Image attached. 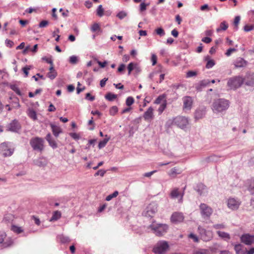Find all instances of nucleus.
I'll return each mask as SVG.
<instances>
[{
	"label": "nucleus",
	"instance_id": "obj_27",
	"mask_svg": "<svg viewBox=\"0 0 254 254\" xmlns=\"http://www.w3.org/2000/svg\"><path fill=\"white\" fill-rule=\"evenodd\" d=\"M14 219V216L11 213H7L5 214L3 218V221L5 223H10Z\"/></svg>",
	"mask_w": 254,
	"mask_h": 254
},
{
	"label": "nucleus",
	"instance_id": "obj_35",
	"mask_svg": "<svg viewBox=\"0 0 254 254\" xmlns=\"http://www.w3.org/2000/svg\"><path fill=\"white\" fill-rule=\"evenodd\" d=\"M32 68L31 65H26L22 68V70L24 74V77H27L29 75V70Z\"/></svg>",
	"mask_w": 254,
	"mask_h": 254
},
{
	"label": "nucleus",
	"instance_id": "obj_9",
	"mask_svg": "<svg viewBox=\"0 0 254 254\" xmlns=\"http://www.w3.org/2000/svg\"><path fill=\"white\" fill-rule=\"evenodd\" d=\"M201 239L204 241H210L213 237V233L211 231H207L200 226L198 227Z\"/></svg>",
	"mask_w": 254,
	"mask_h": 254
},
{
	"label": "nucleus",
	"instance_id": "obj_16",
	"mask_svg": "<svg viewBox=\"0 0 254 254\" xmlns=\"http://www.w3.org/2000/svg\"><path fill=\"white\" fill-rule=\"evenodd\" d=\"M184 219L183 213L180 212H174L172 215L171 220L174 223H179L182 222Z\"/></svg>",
	"mask_w": 254,
	"mask_h": 254
},
{
	"label": "nucleus",
	"instance_id": "obj_42",
	"mask_svg": "<svg viewBox=\"0 0 254 254\" xmlns=\"http://www.w3.org/2000/svg\"><path fill=\"white\" fill-rule=\"evenodd\" d=\"M119 192L118 191H114L112 194H111L109 195H108L106 198V200L107 201H110L113 198L116 197L118 195Z\"/></svg>",
	"mask_w": 254,
	"mask_h": 254
},
{
	"label": "nucleus",
	"instance_id": "obj_48",
	"mask_svg": "<svg viewBox=\"0 0 254 254\" xmlns=\"http://www.w3.org/2000/svg\"><path fill=\"white\" fill-rule=\"evenodd\" d=\"M253 29H254V26L253 25H246L244 27L245 32H249Z\"/></svg>",
	"mask_w": 254,
	"mask_h": 254
},
{
	"label": "nucleus",
	"instance_id": "obj_7",
	"mask_svg": "<svg viewBox=\"0 0 254 254\" xmlns=\"http://www.w3.org/2000/svg\"><path fill=\"white\" fill-rule=\"evenodd\" d=\"M200 213L202 217L209 218L212 214V209L206 204L201 203L199 205Z\"/></svg>",
	"mask_w": 254,
	"mask_h": 254
},
{
	"label": "nucleus",
	"instance_id": "obj_17",
	"mask_svg": "<svg viewBox=\"0 0 254 254\" xmlns=\"http://www.w3.org/2000/svg\"><path fill=\"white\" fill-rule=\"evenodd\" d=\"M248 62L244 59L239 57L234 62L236 68L244 67L247 66Z\"/></svg>",
	"mask_w": 254,
	"mask_h": 254
},
{
	"label": "nucleus",
	"instance_id": "obj_64",
	"mask_svg": "<svg viewBox=\"0 0 254 254\" xmlns=\"http://www.w3.org/2000/svg\"><path fill=\"white\" fill-rule=\"evenodd\" d=\"M202 41L205 43H209L212 41V39L209 37H204L202 39Z\"/></svg>",
	"mask_w": 254,
	"mask_h": 254
},
{
	"label": "nucleus",
	"instance_id": "obj_57",
	"mask_svg": "<svg viewBox=\"0 0 254 254\" xmlns=\"http://www.w3.org/2000/svg\"><path fill=\"white\" fill-rule=\"evenodd\" d=\"M213 227L215 229H220L225 228V226L223 224H215L213 226Z\"/></svg>",
	"mask_w": 254,
	"mask_h": 254
},
{
	"label": "nucleus",
	"instance_id": "obj_3",
	"mask_svg": "<svg viewBox=\"0 0 254 254\" xmlns=\"http://www.w3.org/2000/svg\"><path fill=\"white\" fill-rule=\"evenodd\" d=\"M44 140L39 137H34L31 138L30 144L35 151L42 152L45 148Z\"/></svg>",
	"mask_w": 254,
	"mask_h": 254
},
{
	"label": "nucleus",
	"instance_id": "obj_15",
	"mask_svg": "<svg viewBox=\"0 0 254 254\" xmlns=\"http://www.w3.org/2000/svg\"><path fill=\"white\" fill-rule=\"evenodd\" d=\"M8 128L10 131L17 132L20 129L21 126L17 120H14L8 125Z\"/></svg>",
	"mask_w": 254,
	"mask_h": 254
},
{
	"label": "nucleus",
	"instance_id": "obj_58",
	"mask_svg": "<svg viewBox=\"0 0 254 254\" xmlns=\"http://www.w3.org/2000/svg\"><path fill=\"white\" fill-rule=\"evenodd\" d=\"M70 136L75 140H78L79 139L80 136L76 133H70Z\"/></svg>",
	"mask_w": 254,
	"mask_h": 254
},
{
	"label": "nucleus",
	"instance_id": "obj_45",
	"mask_svg": "<svg viewBox=\"0 0 254 254\" xmlns=\"http://www.w3.org/2000/svg\"><path fill=\"white\" fill-rule=\"evenodd\" d=\"M91 30L92 32H96L98 30H100V25L98 23H94L91 26Z\"/></svg>",
	"mask_w": 254,
	"mask_h": 254
},
{
	"label": "nucleus",
	"instance_id": "obj_51",
	"mask_svg": "<svg viewBox=\"0 0 254 254\" xmlns=\"http://www.w3.org/2000/svg\"><path fill=\"white\" fill-rule=\"evenodd\" d=\"M59 238L63 243H65L69 241V238L64 236H60Z\"/></svg>",
	"mask_w": 254,
	"mask_h": 254
},
{
	"label": "nucleus",
	"instance_id": "obj_12",
	"mask_svg": "<svg viewBox=\"0 0 254 254\" xmlns=\"http://www.w3.org/2000/svg\"><path fill=\"white\" fill-rule=\"evenodd\" d=\"M154 117V109L152 107H149L143 116L144 120L148 122H150L153 119Z\"/></svg>",
	"mask_w": 254,
	"mask_h": 254
},
{
	"label": "nucleus",
	"instance_id": "obj_24",
	"mask_svg": "<svg viewBox=\"0 0 254 254\" xmlns=\"http://www.w3.org/2000/svg\"><path fill=\"white\" fill-rule=\"evenodd\" d=\"M217 234L220 237H221L222 239H224L225 241H228L230 239V236L227 233L218 231L217 232Z\"/></svg>",
	"mask_w": 254,
	"mask_h": 254
},
{
	"label": "nucleus",
	"instance_id": "obj_25",
	"mask_svg": "<svg viewBox=\"0 0 254 254\" xmlns=\"http://www.w3.org/2000/svg\"><path fill=\"white\" fill-rule=\"evenodd\" d=\"M228 28V24L226 21H224L222 22L218 28H217L216 31L219 32L222 30L225 31Z\"/></svg>",
	"mask_w": 254,
	"mask_h": 254
},
{
	"label": "nucleus",
	"instance_id": "obj_26",
	"mask_svg": "<svg viewBox=\"0 0 254 254\" xmlns=\"http://www.w3.org/2000/svg\"><path fill=\"white\" fill-rule=\"evenodd\" d=\"M128 75H130L131 72L135 69L138 70L137 64L134 63H130L127 65Z\"/></svg>",
	"mask_w": 254,
	"mask_h": 254
},
{
	"label": "nucleus",
	"instance_id": "obj_47",
	"mask_svg": "<svg viewBox=\"0 0 254 254\" xmlns=\"http://www.w3.org/2000/svg\"><path fill=\"white\" fill-rule=\"evenodd\" d=\"M156 34L160 36H164L165 34L164 30L162 28H158L155 29Z\"/></svg>",
	"mask_w": 254,
	"mask_h": 254
},
{
	"label": "nucleus",
	"instance_id": "obj_21",
	"mask_svg": "<svg viewBox=\"0 0 254 254\" xmlns=\"http://www.w3.org/2000/svg\"><path fill=\"white\" fill-rule=\"evenodd\" d=\"M50 71L47 74V76L51 79H54L57 75V73L54 68V65H52L49 68Z\"/></svg>",
	"mask_w": 254,
	"mask_h": 254
},
{
	"label": "nucleus",
	"instance_id": "obj_50",
	"mask_svg": "<svg viewBox=\"0 0 254 254\" xmlns=\"http://www.w3.org/2000/svg\"><path fill=\"white\" fill-rule=\"evenodd\" d=\"M127 13L124 11H121L117 14V17L120 19H122L127 16Z\"/></svg>",
	"mask_w": 254,
	"mask_h": 254
},
{
	"label": "nucleus",
	"instance_id": "obj_56",
	"mask_svg": "<svg viewBox=\"0 0 254 254\" xmlns=\"http://www.w3.org/2000/svg\"><path fill=\"white\" fill-rule=\"evenodd\" d=\"M5 45L7 47H8L9 48H11L14 45V43L11 40L6 39L5 40Z\"/></svg>",
	"mask_w": 254,
	"mask_h": 254
},
{
	"label": "nucleus",
	"instance_id": "obj_28",
	"mask_svg": "<svg viewBox=\"0 0 254 254\" xmlns=\"http://www.w3.org/2000/svg\"><path fill=\"white\" fill-rule=\"evenodd\" d=\"M246 84L248 85L254 84V76L252 75H247L246 76Z\"/></svg>",
	"mask_w": 254,
	"mask_h": 254
},
{
	"label": "nucleus",
	"instance_id": "obj_60",
	"mask_svg": "<svg viewBox=\"0 0 254 254\" xmlns=\"http://www.w3.org/2000/svg\"><path fill=\"white\" fill-rule=\"evenodd\" d=\"M86 99H88L91 101L94 100L95 97L94 96H92L89 93H88L86 94Z\"/></svg>",
	"mask_w": 254,
	"mask_h": 254
},
{
	"label": "nucleus",
	"instance_id": "obj_59",
	"mask_svg": "<svg viewBox=\"0 0 254 254\" xmlns=\"http://www.w3.org/2000/svg\"><path fill=\"white\" fill-rule=\"evenodd\" d=\"M157 56L153 54L151 57V61L152 62L153 65H154L155 64H156L157 63Z\"/></svg>",
	"mask_w": 254,
	"mask_h": 254
},
{
	"label": "nucleus",
	"instance_id": "obj_11",
	"mask_svg": "<svg viewBox=\"0 0 254 254\" xmlns=\"http://www.w3.org/2000/svg\"><path fill=\"white\" fill-rule=\"evenodd\" d=\"M0 149L2 156L4 157L11 156L13 152V149L8 147L5 142L2 143L0 145Z\"/></svg>",
	"mask_w": 254,
	"mask_h": 254
},
{
	"label": "nucleus",
	"instance_id": "obj_13",
	"mask_svg": "<svg viewBox=\"0 0 254 254\" xmlns=\"http://www.w3.org/2000/svg\"><path fill=\"white\" fill-rule=\"evenodd\" d=\"M241 242L247 245L254 243V236L249 234L243 235L241 237Z\"/></svg>",
	"mask_w": 254,
	"mask_h": 254
},
{
	"label": "nucleus",
	"instance_id": "obj_37",
	"mask_svg": "<svg viewBox=\"0 0 254 254\" xmlns=\"http://www.w3.org/2000/svg\"><path fill=\"white\" fill-rule=\"evenodd\" d=\"M192 254H210V252L207 249H199L194 252Z\"/></svg>",
	"mask_w": 254,
	"mask_h": 254
},
{
	"label": "nucleus",
	"instance_id": "obj_54",
	"mask_svg": "<svg viewBox=\"0 0 254 254\" xmlns=\"http://www.w3.org/2000/svg\"><path fill=\"white\" fill-rule=\"evenodd\" d=\"M77 62V58L75 56H72L70 57L69 62L72 64H75Z\"/></svg>",
	"mask_w": 254,
	"mask_h": 254
},
{
	"label": "nucleus",
	"instance_id": "obj_46",
	"mask_svg": "<svg viewBox=\"0 0 254 254\" xmlns=\"http://www.w3.org/2000/svg\"><path fill=\"white\" fill-rule=\"evenodd\" d=\"M240 16H237L235 17V18L234 19V25L235 26V28L236 30L238 29V25L240 22Z\"/></svg>",
	"mask_w": 254,
	"mask_h": 254
},
{
	"label": "nucleus",
	"instance_id": "obj_43",
	"mask_svg": "<svg viewBox=\"0 0 254 254\" xmlns=\"http://www.w3.org/2000/svg\"><path fill=\"white\" fill-rule=\"evenodd\" d=\"M180 194L178 189H175L171 192V196L173 198L178 197Z\"/></svg>",
	"mask_w": 254,
	"mask_h": 254
},
{
	"label": "nucleus",
	"instance_id": "obj_8",
	"mask_svg": "<svg viewBox=\"0 0 254 254\" xmlns=\"http://www.w3.org/2000/svg\"><path fill=\"white\" fill-rule=\"evenodd\" d=\"M157 211V206L155 203H150L146 208L143 213L146 217H153Z\"/></svg>",
	"mask_w": 254,
	"mask_h": 254
},
{
	"label": "nucleus",
	"instance_id": "obj_41",
	"mask_svg": "<svg viewBox=\"0 0 254 254\" xmlns=\"http://www.w3.org/2000/svg\"><path fill=\"white\" fill-rule=\"evenodd\" d=\"M97 14L100 16L102 17L104 14V9L102 7V5H99L97 9Z\"/></svg>",
	"mask_w": 254,
	"mask_h": 254
},
{
	"label": "nucleus",
	"instance_id": "obj_55",
	"mask_svg": "<svg viewBox=\"0 0 254 254\" xmlns=\"http://www.w3.org/2000/svg\"><path fill=\"white\" fill-rule=\"evenodd\" d=\"M49 24V22L47 20H42L39 23V27L42 28L46 27Z\"/></svg>",
	"mask_w": 254,
	"mask_h": 254
},
{
	"label": "nucleus",
	"instance_id": "obj_20",
	"mask_svg": "<svg viewBox=\"0 0 254 254\" xmlns=\"http://www.w3.org/2000/svg\"><path fill=\"white\" fill-rule=\"evenodd\" d=\"M182 171L181 169L178 167H174L171 169L168 172V175L171 178H175L177 177L178 175L182 173Z\"/></svg>",
	"mask_w": 254,
	"mask_h": 254
},
{
	"label": "nucleus",
	"instance_id": "obj_22",
	"mask_svg": "<svg viewBox=\"0 0 254 254\" xmlns=\"http://www.w3.org/2000/svg\"><path fill=\"white\" fill-rule=\"evenodd\" d=\"M234 249L237 254H245L246 253V249H244L241 244L236 245Z\"/></svg>",
	"mask_w": 254,
	"mask_h": 254
},
{
	"label": "nucleus",
	"instance_id": "obj_38",
	"mask_svg": "<svg viewBox=\"0 0 254 254\" xmlns=\"http://www.w3.org/2000/svg\"><path fill=\"white\" fill-rule=\"evenodd\" d=\"M118 111V107L116 106H114L110 108V109L109 110V113H110V115L115 116L117 113Z\"/></svg>",
	"mask_w": 254,
	"mask_h": 254
},
{
	"label": "nucleus",
	"instance_id": "obj_10",
	"mask_svg": "<svg viewBox=\"0 0 254 254\" xmlns=\"http://www.w3.org/2000/svg\"><path fill=\"white\" fill-rule=\"evenodd\" d=\"M6 234L5 232H0V244H2V246L6 248L11 246L13 244L12 240L8 238L6 239Z\"/></svg>",
	"mask_w": 254,
	"mask_h": 254
},
{
	"label": "nucleus",
	"instance_id": "obj_1",
	"mask_svg": "<svg viewBox=\"0 0 254 254\" xmlns=\"http://www.w3.org/2000/svg\"><path fill=\"white\" fill-rule=\"evenodd\" d=\"M230 106L229 101L225 99L215 100L212 104V110L214 113H222L227 110Z\"/></svg>",
	"mask_w": 254,
	"mask_h": 254
},
{
	"label": "nucleus",
	"instance_id": "obj_36",
	"mask_svg": "<svg viewBox=\"0 0 254 254\" xmlns=\"http://www.w3.org/2000/svg\"><path fill=\"white\" fill-rule=\"evenodd\" d=\"M206 60L207 62L206 64V67L207 68H210L212 67L215 65V62L213 60L209 59V58H206Z\"/></svg>",
	"mask_w": 254,
	"mask_h": 254
},
{
	"label": "nucleus",
	"instance_id": "obj_63",
	"mask_svg": "<svg viewBox=\"0 0 254 254\" xmlns=\"http://www.w3.org/2000/svg\"><path fill=\"white\" fill-rule=\"evenodd\" d=\"M108 80L107 78H104L100 81V85L101 87L105 86L106 81Z\"/></svg>",
	"mask_w": 254,
	"mask_h": 254
},
{
	"label": "nucleus",
	"instance_id": "obj_6",
	"mask_svg": "<svg viewBox=\"0 0 254 254\" xmlns=\"http://www.w3.org/2000/svg\"><path fill=\"white\" fill-rule=\"evenodd\" d=\"M173 124L181 128H184L189 125V120L185 117L178 116L173 119Z\"/></svg>",
	"mask_w": 254,
	"mask_h": 254
},
{
	"label": "nucleus",
	"instance_id": "obj_34",
	"mask_svg": "<svg viewBox=\"0 0 254 254\" xmlns=\"http://www.w3.org/2000/svg\"><path fill=\"white\" fill-rule=\"evenodd\" d=\"M167 106V102L166 100H165L164 102L160 105L158 109V112L159 115H161L163 112L165 110Z\"/></svg>",
	"mask_w": 254,
	"mask_h": 254
},
{
	"label": "nucleus",
	"instance_id": "obj_5",
	"mask_svg": "<svg viewBox=\"0 0 254 254\" xmlns=\"http://www.w3.org/2000/svg\"><path fill=\"white\" fill-rule=\"evenodd\" d=\"M244 79L241 76H235L230 78L227 85L231 89H235L240 87L244 82Z\"/></svg>",
	"mask_w": 254,
	"mask_h": 254
},
{
	"label": "nucleus",
	"instance_id": "obj_53",
	"mask_svg": "<svg viewBox=\"0 0 254 254\" xmlns=\"http://www.w3.org/2000/svg\"><path fill=\"white\" fill-rule=\"evenodd\" d=\"M106 171L103 170H100L98 171L95 174L94 176L96 177L98 175H100L101 177H103Z\"/></svg>",
	"mask_w": 254,
	"mask_h": 254
},
{
	"label": "nucleus",
	"instance_id": "obj_31",
	"mask_svg": "<svg viewBox=\"0 0 254 254\" xmlns=\"http://www.w3.org/2000/svg\"><path fill=\"white\" fill-rule=\"evenodd\" d=\"M166 96L165 94H162L159 96L154 101V103L155 104H159L161 103L162 101L166 100Z\"/></svg>",
	"mask_w": 254,
	"mask_h": 254
},
{
	"label": "nucleus",
	"instance_id": "obj_23",
	"mask_svg": "<svg viewBox=\"0 0 254 254\" xmlns=\"http://www.w3.org/2000/svg\"><path fill=\"white\" fill-rule=\"evenodd\" d=\"M50 126L54 135L56 137L58 136L59 134L62 132V129L60 127L53 124H51Z\"/></svg>",
	"mask_w": 254,
	"mask_h": 254
},
{
	"label": "nucleus",
	"instance_id": "obj_52",
	"mask_svg": "<svg viewBox=\"0 0 254 254\" xmlns=\"http://www.w3.org/2000/svg\"><path fill=\"white\" fill-rule=\"evenodd\" d=\"M236 49H235V48H230L229 49H228L225 53V55L227 56V57H229L230 56L231 54L233 53V52H236Z\"/></svg>",
	"mask_w": 254,
	"mask_h": 254
},
{
	"label": "nucleus",
	"instance_id": "obj_33",
	"mask_svg": "<svg viewBox=\"0 0 254 254\" xmlns=\"http://www.w3.org/2000/svg\"><path fill=\"white\" fill-rule=\"evenodd\" d=\"M10 88L13 91H14L17 95L22 96V93L18 88V87L15 84H12L10 85Z\"/></svg>",
	"mask_w": 254,
	"mask_h": 254
},
{
	"label": "nucleus",
	"instance_id": "obj_44",
	"mask_svg": "<svg viewBox=\"0 0 254 254\" xmlns=\"http://www.w3.org/2000/svg\"><path fill=\"white\" fill-rule=\"evenodd\" d=\"M249 190L252 192L254 191V180H251L248 182Z\"/></svg>",
	"mask_w": 254,
	"mask_h": 254
},
{
	"label": "nucleus",
	"instance_id": "obj_14",
	"mask_svg": "<svg viewBox=\"0 0 254 254\" xmlns=\"http://www.w3.org/2000/svg\"><path fill=\"white\" fill-rule=\"evenodd\" d=\"M240 204V201L234 198H230L228 200V207L232 210H237L238 209Z\"/></svg>",
	"mask_w": 254,
	"mask_h": 254
},
{
	"label": "nucleus",
	"instance_id": "obj_49",
	"mask_svg": "<svg viewBox=\"0 0 254 254\" xmlns=\"http://www.w3.org/2000/svg\"><path fill=\"white\" fill-rule=\"evenodd\" d=\"M50 146L53 148H56L57 147V144L56 141L52 138L48 142Z\"/></svg>",
	"mask_w": 254,
	"mask_h": 254
},
{
	"label": "nucleus",
	"instance_id": "obj_18",
	"mask_svg": "<svg viewBox=\"0 0 254 254\" xmlns=\"http://www.w3.org/2000/svg\"><path fill=\"white\" fill-rule=\"evenodd\" d=\"M205 113V107L199 108L196 110L194 114V118L196 120L201 119L204 117Z\"/></svg>",
	"mask_w": 254,
	"mask_h": 254
},
{
	"label": "nucleus",
	"instance_id": "obj_29",
	"mask_svg": "<svg viewBox=\"0 0 254 254\" xmlns=\"http://www.w3.org/2000/svg\"><path fill=\"white\" fill-rule=\"evenodd\" d=\"M11 230L16 234H20L23 232V230L22 227L14 225H12L11 226Z\"/></svg>",
	"mask_w": 254,
	"mask_h": 254
},
{
	"label": "nucleus",
	"instance_id": "obj_30",
	"mask_svg": "<svg viewBox=\"0 0 254 254\" xmlns=\"http://www.w3.org/2000/svg\"><path fill=\"white\" fill-rule=\"evenodd\" d=\"M61 217V213L59 211H55L53 214V216L51 217L50 221H56L60 219Z\"/></svg>",
	"mask_w": 254,
	"mask_h": 254
},
{
	"label": "nucleus",
	"instance_id": "obj_32",
	"mask_svg": "<svg viewBox=\"0 0 254 254\" xmlns=\"http://www.w3.org/2000/svg\"><path fill=\"white\" fill-rule=\"evenodd\" d=\"M117 98V95L111 93H108L105 95V98L110 101H112Z\"/></svg>",
	"mask_w": 254,
	"mask_h": 254
},
{
	"label": "nucleus",
	"instance_id": "obj_39",
	"mask_svg": "<svg viewBox=\"0 0 254 254\" xmlns=\"http://www.w3.org/2000/svg\"><path fill=\"white\" fill-rule=\"evenodd\" d=\"M109 139H110L109 138H105L103 140L100 141L99 144H98V147H99V148L101 149V148L105 147V145H106L107 143L109 140Z\"/></svg>",
	"mask_w": 254,
	"mask_h": 254
},
{
	"label": "nucleus",
	"instance_id": "obj_19",
	"mask_svg": "<svg viewBox=\"0 0 254 254\" xmlns=\"http://www.w3.org/2000/svg\"><path fill=\"white\" fill-rule=\"evenodd\" d=\"M183 102L184 108L186 110H190L192 104V98L189 96L185 97L183 98Z\"/></svg>",
	"mask_w": 254,
	"mask_h": 254
},
{
	"label": "nucleus",
	"instance_id": "obj_61",
	"mask_svg": "<svg viewBox=\"0 0 254 254\" xmlns=\"http://www.w3.org/2000/svg\"><path fill=\"white\" fill-rule=\"evenodd\" d=\"M125 67H126L125 64H120V65L119 66V67L118 68V71L119 72H122V71H123L124 70Z\"/></svg>",
	"mask_w": 254,
	"mask_h": 254
},
{
	"label": "nucleus",
	"instance_id": "obj_2",
	"mask_svg": "<svg viewBox=\"0 0 254 254\" xmlns=\"http://www.w3.org/2000/svg\"><path fill=\"white\" fill-rule=\"evenodd\" d=\"M148 228L150 229L155 235L162 236L167 232L168 226L166 224H155V222H153L148 226Z\"/></svg>",
	"mask_w": 254,
	"mask_h": 254
},
{
	"label": "nucleus",
	"instance_id": "obj_62",
	"mask_svg": "<svg viewBox=\"0 0 254 254\" xmlns=\"http://www.w3.org/2000/svg\"><path fill=\"white\" fill-rule=\"evenodd\" d=\"M189 237L191 239H192L193 240V241L195 242H198V239L197 236L193 234H190L189 235Z\"/></svg>",
	"mask_w": 254,
	"mask_h": 254
},
{
	"label": "nucleus",
	"instance_id": "obj_4",
	"mask_svg": "<svg viewBox=\"0 0 254 254\" xmlns=\"http://www.w3.org/2000/svg\"><path fill=\"white\" fill-rule=\"evenodd\" d=\"M169 249V245L166 241H159L154 247L153 252L155 254H164Z\"/></svg>",
	"mask_w": 254,
	"mask_h": 254
},
{
	"label": "nucleus",
	"instance_id": "obj_40",
	"mask_svg": "<svg viewBox=\"0 0 254 254\" xmlns=\"http://www.w3.org/2000/svg\"><path fill=\"white\" fill-rule=\"evenodd\" d=\"M134 102V99L132 97H128L127 98L126 101V105L129 107L132 105Z\"/></svg>",
	"mask_w": 254,
	"mask_h": 254
}]
</instances>
